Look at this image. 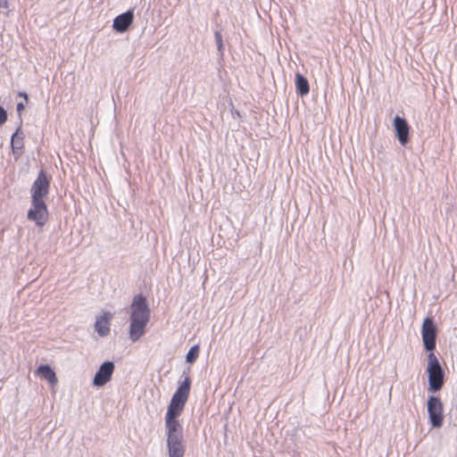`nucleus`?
Returning <instances> with one entry per match:
<instances>
[{
  "label": "nucleus",
  "mask_w": 457,
  "mask_h": 457,
  "mask_svg": "<svg viewBox=\"0 0 457 457\" xmlns=\"http://www.w3.org/2000/svg\"><path fill=\"white\" fill-rule=\"evenodd\" d=\"M114 363L112 361H104L96 373L93 384L96 386H103L106 385L112 377V374L114 372Z\"/></svg>",
  "instance_id": "0eeeda50"
},
{
  "label": "nucleus",
  "mask_w": 457,
  "mask_h": 457,
  "mask_svg": "<svg viewBox=\"0 0 457 457\" xmlns=\"http://www.w3.org/2000/svg\"><path fill=\"white\" fill-rule=\"evenodd\" d=\"M20 96H22V97H24V98H25V100H27V99H28V96H27V94H26V93H20Z\"/></svg>",
  "instance_id": "aec40b11"
},
{
  "label": "nucleus",
  "mask_w": 457,
  "mask_h": 457,
  "mask_svg": "<svg viewBox=\"0 0 457 457\" xmlns=\"http://www.w3.org/2000/svg\"><path fill=\"white\" fill-rule=\"evenodd\" d=\"M12 146L13 149H21L23 146L22 137L18 133L13 134L12 137Z\"/></svg>",
  "instance_id": "2eb2a0df"
},
{
  "label": "nucleus",
  "mask_w": 457,
  "mask_h": 457,
  "mask_svg": "<svg viewBox=\"0 0 457 457\" xmlns=\"http://www.w3.org/2000/svg\"><path fill=\"white\" fill-rule=\"evenodd\" d=\"M3 9H8V3L6 0H0V12H2Z\"/></svg>",
  "instance_id": "a211bd4d"
},
{
  "label": "nucleus",
  "mask_w": 457,
  "mask_h": 457,
  "mask_svg": "<svg viewBox=\"0 0 457 457\" xmlns=\"http://www.w3.org/2000/svg\"><path fill=\"white\" fill-rule=\"evenodd\" d=\"M134 19V14L132 11H128L124 13L118 15L112 24V29H129Z\"/></svg>",
  "instance_id": "9b49d317"
},
{
  "label": "nucleus",
  "mask_w": 457,
  "mask_h": 457,
  "mask_svg": "<svg viewBox=\"0 0 457 457\" xmlns=\"http://www.w3.org/2000/svg\"><path fill=\"white\" fill-rule=\"evenodd\" d=\"M148 320L149 308L146 299L141 295H136L131 303L129 326V337L133 342L137 341L144 335Z\"/></svg>",
  "instance_id": "7ed1b4c3"
},
{
  "label": "nucleus",
  "mask_w": 457,
  "mask_h": 457,
  "mask_svg": "<svg viewBox=\"0 0 457 457\" xmlns=\"http://www.w3.org/2000/svg\"><path fill=\"white\" fill-rule=\"evenodd\" d=\"M191 388V378L187 375L180 383L173 395L165 415L167 440L183 439V428L179 420L188 399Z\"/></svg>",
  "instance_id": "f03ea898"
},
{
  "label": "nucleus",
  "mask_w": 457,
  "mask_h": 457,
  "mask_svg": "<svg viewBox=\"0 0 457 457\" xmlns=\"http://www.w3.org/2000/svg\"><path fill=\"white\" fill-rule=\"evenodd\" d=\"M215 38L218 44L219 50H220L222 48V37L219 31L215 33Z\"/></svg>",
  "instance_id": "f3484780"
},
{
  "label": "nucleus",
  "mask_w": 457,
  "mask_h": 457,
  "mask_svg": "<svg viewBox=\"0 0 457 457\" xmlns=\"http://www.w3.org/2000/svg\"><path fill=\"white\" fill-rule=\"evenodd\" d=\"M7 120L6 111L0 106V126L3 125Z\"/></svg>",
  "instance_id": "dca6fc26"
},
{
  "label": "nucleus",
  "mask_w": 457,
  "mask_h": 457,
  "mask_svg": "<svg viewBox=\"0 0 457 457\" xmlns=\"http://www.w3.org/2000/svg\"><path fill=\"white\" fill-rule=\"evenodd\" d=\"M421 337L424 348L428 352L427 372L428 376L429 390L439 391L445 383V374L441 364L434 351L436 345V327L431 317H427L422 323Z\"/></svg>",
  "instance_id": "f257e3e1"
},
{
  "label": "nucleus",
  "mask_w": 457,
  "mask_h": 457,
  "mask_svg": "<svg viewBox=\"0 0 457 457\" xmlns=\"http://www.w3.org/2000/svg\"><path fill=\"white\" fill-rule=\"evenodd\" d=\"M112 314L110 312H104L103 315L98 317L96 320V331L101 337L107 336L110 333V325Z\"/></svg>",
  "instance_id": "1a4fd4ad"
},
{
  "label": "nucleus",
  "mask_w": 457,
  "mask_h": 457,
  "mask_svg": "<svg viewBox=\"0 0 457 457\" xmlns=\"http://www.w3.org/2000/svg\"><path fill=\"white\" fill-rule=\"evenodd\" d=\"M167 446L169 457H184L186 449L183 439L167 440Z\"/></svg>",
  "instance_id": "9d476101"
},
{
  "label": "nucleus",
  "mask_w": 457,
  "mask_h": 457,
  "mask_svg": "<svg viewBox=\"0 0 457 457\" xmlns=\"http://www.w3.org/2000/svg\"><path fill=\"white\" fill-rule=\"evenodd\" d=\"M49 218V212L45 201L31 200V206L28 211L27 219L42 228Z\"/></svg>",
  "instance_id": "39448f33"
},
{
  "label": "nucleus",
  "mask_w": 457,
  "mask_h": 457,
  "mask_svg": "<svg viewBox=\"0 0 457 457\" xmlns=\"http://www.w3.org/2000/svg\"><path fill=\"white\" fill-rule=\"evenodd\" d=\"M198 354H199V346L198 345H194L190 348V350L188 351V353H187V361L189 362V363H194L197 357H198Z\"/></svg>",
  "instance_id": "4468645a"
},
{
  "label": "nucleus",
  "mask_w": 457,
  "mask_h": 457,
  "mask_svg": "<svg viewBox=\"0 0 457 457\" xmlns=\"http://www.w3.org/2000/svg\"><path fill=\"white\" fill-rule=\"evenodd\" d=\"M296 90L301 96H305L310 91L309 82L302 74H295Z\"/></svg>",
  "instance_id": "ddd939ff"
},
{
  "label": "nucleus",
  "mask_w": 457,
  "mask_h": 457,
  "mask_svg": "<svg viewBox=\"0 0 457 457\" xmlns=\"http://www.w3.org/2000/svg\"><path fill=\"white\" fill-rule=\"evenodd\" d=\"M37 374L48 381L51 386H55L58 382L55 372L48 365H41L37 370Z\"/></svg>",
  "instance_id": "f8f14e48"
},
{
  "label": "nucleus",
  "mask_w": 457,
  "mask_h": 457,
  "mask_svg": "<svg viewBox=\"0 0 457 457\" xmlns=\"http://www.w3.org/2000/svg\"><path fill=\"white\" fill-rule=\"evenodd\" d=\"M428 411L433 427L440 428L443 425V403L439 397L429 396L428 400Z\"/></svg>",
  "instance_id": "423d86ee"
},
{
  "label": "nucleus",
  "mask_w": 457,
  "mask_h": 457,
  "mask_svg": "<svg viewBox=\"0 0 457 457\" xmlns=\"http://www.w3.org/2000/svg\"><path fill=\"white\" fill-rule=\"evenodd\" d=\"M395 136L402 145H405L410 140V126L405 119L395 116L394 119Z\"/></svg>",
  "instance_id": "6e6552de"
},
{
  "label": "nucleus",
  "mask_w": 457,
  "mask_h": 457,
  "mask_svg": "<svg viewBox=\"0 0 457 457\" xmlns=\"http://www.w3.org/2000/svg\"><path fill=\"white\" fill-rule=\"evenodd\" d=\"M51 177L41 170L30 188L31 200L45 201L50 189Z\"/></svg>",
  "instance_id": "20e7f679"
},
{
  "label": "nucleus",
  "mask_w": 457,
  "mask_h": 457,
  "mask_svg": "<svg viewBox=\"0 0 457 457\" xmlns=\"http://www.w3.org/2000/svg\"><path fill=\"white\" fill-rule=\"evenodd\" d=\"M23 109H24L23 104H22L21 103H19V104H17V110H18L19 112H21V111H22Z\"/></svg>",
  "instance_id": "6ab92c4d"
}]
</instances>
